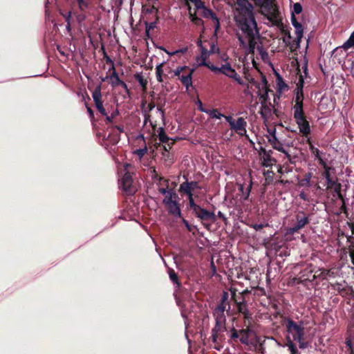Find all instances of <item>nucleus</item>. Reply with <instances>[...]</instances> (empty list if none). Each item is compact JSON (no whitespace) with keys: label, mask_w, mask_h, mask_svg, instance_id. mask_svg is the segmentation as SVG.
<instances>
[{"label":"nucleus","mask_w":354,"mask_h":354,"mask_svg":"<svg viewBox=\"0 0 354 354\" xmlns=\"http://www.w3.org/2000/svg\"><path fill=\"white\" fill-rule=\"evenodd\" d=\"M253 6L248 0H237L234 19L238 28L237 38L241 46L250 53L255 48V37L259 35Z\"/></svg>","instance_id":"nucleus-1"},{"label":"nucleus","mask_w":354,"mask_h":354,"mask_svg":"<svg viewBox=\"0 0 354 354\" xmlns=\"http://www.w3.org/2000/svg\"><path fill=\"white\" fill-rule=\"evenodd\" d=\"M285 326L286 330V341L299 342V347L301 349L306 348L308 343L304 341L306 331L304 322L302 321H294L288 317L285 319Z\"/></svg>","instance_id":"nucleus-2"},{"label":"nucleus","mask_w":354,"mask_h":354,"mask_svg":"<svg viewBox=\"0 0 354 354\" xmlns=\"http://www.w3.org/2000/svg\"><path fill=\"white\" fill-rule=\"evenodd\" d=\"M118 167L121 172H124L120 183V187L127 194H133L137 191V188L129 170V168L131 167V165L125 163L122 165H119Z\"/></svg>","instance_id":"nucleus-3"},{"label":"nucleus","mask_w":354,"mask_h":354,"mask_svg":"<svg viewBox=\"0 0 354 354\" xmlns=\"http://www.w3.org/2000/svg\"><path fill=\"white\" fill-rule=\"evenodd\" d=\"M162 203L168 212L174 218L181 217V211L179 205V197L175 192L167 198H164Z\"/></svg>","instance_id":"nucleus-4"},{"label":"nucleus","mask_w":354,"mask_h":354,"mask_svg":"<svg viewBox=\"0 0 354 354\" xmlns=\"http://www.w3.org/2000/svg\"><path fill=\"white\" fill-rule=\"evenodd\" d=\"M210 70L215 74H223L241 84L242 81L239 75L232 67L230 62L221 64V66H211Z\"/></svg>","instance_id":"nucleus-5"},{"label":"nucleus","mask_w":354,"mask_h":354,"mask_svg":"<svg viewBox=\"0 0 354 354\" xmlns=\"http://www.w3.org/2000/svg\"><path fill=\"white\" fill-rule=\"evenodd\" d=\"M227 122L230 125V128L241 136H245L249 139L247 135L246 127L247 122L243 118H239L236 121L232 116L225 117Z\"/></svg>","instance_id":"nucleus-6"},{"label":"nucleus","mask_w":354,"mask_h":354,"mask_svg":"<svg viewBox=\"0 0 354 354\" xmlns=\"http://www.w3.org/2000/svg\"><path fill=\"white\" fill-rule=\"evenodd\" d=\"M227 304L221 303L220 305L214 310V316L216 319L217 325L223 324L225 321V311L226 310Z\"/></svg>","instance_id":"nucleus-7"},{"label":"nucleus","mask_w":354,"mask_h":354,"mask_svg":"<svg viewBox=\"0 0 354 354\" xmlns=\"http://www.w3.org/2000/svg\"><path fill=\"white\" fill-rule=\"evenodd\" d=\"M258 88V96L261 104L267 103L268 100V88L267 87V82L263 80L261 83L257 86Z\"/></svg>","instance_id":"nucleus-8"},{"label":"nucleus","mask_w":354,"mask_h":354,"mask_svg":"<svg viewBox=\"0 0 354 354\" xmlns=\"http://www.w3.org/2000/svg\"><path fill=\"white\" fill-rule=\"evenodd\" d=\"M296 220V225L294 227L289 228L288 233L292 234L303 228L309 223L308 217L306 216L304 214H303L302 216H300L299 214L297 215Z\"/></svg>","instance_id":"nucleus-9"},{"label":"nucleus","mask_w":354,"mask_h":354,"mask_svg":"<svg viewBox=\"0 0 354 354\" xmlns=\"http://www.w3.org/2000/svg\"><path fill=\"white\" fill-rule=\"evenodd\" d=\"M295 121L299 129V132L303 136H307L310 133V127L306 118L296 119Z\"/></svg>","instance_id":"nucleus-10"},{"label":"nucleus","mask_w":354,"mask_h":354,"mask_svg":"<svg viewBox=\"0 0 354 354\" xmlns=\"http://www.w3.org/2000/svg\"><path fill=\"white\" fill-rule=\"evenodd\" d=\"M252 334V330L248 328L242 329L237 333L234 331L232 333L233 337L239 338L240 341L243 343L248 344L249 343L250 336Z\"/></svg>","instance_id":"nucleus-11"},{"label":"nucleus","mask_w":354,"mask_h":354,"mask_svg":"<svg viewBox=\"0 0 354 354\" xmlns=\"http://www.w3.org/2000/svg\"><path fill=\"white\" fill-rule=\"evenodd\" d=\"M194 213L196 216L199 218L202 221L208 220H212L214 221L215 220V215L213 212L205 210L201 207H200L199 209H197Z\"/></svg>","instance_id":"nucleus-12"},{"label":"nucleus","mask_w":354,"mask_h":354,"mask_svg":"<svg viewBox=\"0 0 354 354\" xmlns=\"http://www.w3.org/2000/svg\"><path fill=\"white\" fill-rule=\"evenodd\" d=\"M202 16L207 19H210L212 21V23L214 26L215 32H216L220 28V21L218 17L216 16V14L210 9H205L204 13Z\"/></svg>","instance_id":"nucleus-13"},{"label":"nucleus","mask_w":354,"mask_h":354,"mask_svg":"<svg viewBox=\"0 0 354 354\" xmlns=\"http://www.w3.org/2000/svg\"><path fill=\"white\" fill-rule=\"evenodd\" d=\"M194 69H189L182 74L178 78L187 89L192 84V74Z\"/></svg>","instance_id":"nucleus-14"},{"label":"nucleus","mask_w":354,"mask_h":354,"mask_svg":"<svg viewBox=\"0 0 354 354\" xmlns=\"http://www.w3.org/2000/svg\"><path fill=\"white\" fill-rule=\"evenodd\" d=\"M307 142L309 145V148L312 154L314 155L316 159L319 160V164L321 165H322L324 167H326V162L322 157V152H321L317 148L313 146L310 138H308Z\"/></svg>","instance_id":"nucleus-15"},{"label":"nucleus","mask_w":354,"mask_h":354,"mask_svg":"<svg viewBox=\"0 0 354 354\" xmlns=\"http://www.w3.org/2000/svg\"><path fill=\"white\" fill-rule=\"evenodd\" d=\"M262 154V164L265 167H270L275 163V160L271 157L270 154L263 148H261L260 155Z\"/></svg>","instance_id":"nucleus-16"},{"label":"nucleus","mask_w":354,"mask_h":354,"mask_svg":"<svg viewBox=\"0 0 354 354\" xmlns=\"http://www.w3.org/2000/svg\"><path fill=\"white\" fill-rule=\"evenodd\" d=\"M272 112V106L270 103L261 104L260 114L265 121H267L271 116Z\"/></svg>","instance_id":"nucleus-17"},{"label":"nucleus","mask_w":354,"mask_h":354,"mask_svg":"<svg viewBox=\"0 0 354 354\" xmlns=\"http://www.w3.org/2000/svg\"><path fill=\"white\" fill-rule=\"evenodd\" d=\"M303 84L304 81L301 78L299 79V82L297 84L295 103L303 104L304 95H303Z\"/></svg>","instance_id":"nucleus-18"},{"label":"nucleus","mask_w":354,"mask_h":354,"mask_svg":"<svg viewBox=\"0 0 354 354\" xmlns=\"http://www.w3.org/2000/svg\"><path fill=\"white\" fill-rule=\"evenodd\" d=\"M259 34L257 36H256V37H255V48H254V52H252V53H250V54H254V52H255V50H257V51H258V53H259V55H261V58H262L263 59H266V58L268 57V53H267V52L264 50V48H263V47L262 46H259V45H258V46H257V41H256V39H257V38L259 37ZM239 46H240V47H241L242 49H243V50H244V52H245V53L246 55H249V53L246 51V50H245V48H243L241 46V44H239Z\"/></svg>","instance_id":"nucleus-19"},{"label":"nucleus","mask_w":354,"mask_h":354,"mask_svg":"<svg viewBox=\"0 0 354 354\" xmlns=\"http://www.w3.org/2000/svg\"><path fill=\"white\" fill-rule=\"evenodd\" d=\"M295 120L305 118L303 109V104L295 103L292 107Z\"/></svg>","instance_id":"nucleus-20"},{"label":"nucleus","mask_w":354,"mask_h":354,"mask_svg":"<svg viewBox=\"0 0 354 354\" xmlns=\"http://www.w3.org/2000/svg\"><path fill=\"white\" fill-rule=\"evenodd\" d=\"M179 192L183 194H185L188 196H194V190L192 187L188 184V181H185L180 184Z\"/></svg>","instance_id":"nucleus-21"},{"label":"nucleus","mask_w":354,"mask_h":354,"mask_svg":"<svg viewBox=\"0 0 354 354\" xmlns=\"http://www.w3.org/2000/svg\"><path fill=\"white\" fill-rule=\"evenodd\" d=\"M268 132L269 133L268 140L272 147L280 142L279 139L276 136V129L274 128L268 129Z\"/></svg>","instance_id":"nucleus-22"},{"label":"nucleus","mask_w":354,"mask_h":354,"mask_svg":"<svg viewBox=\"0 0 354 354\" xmlns=\"http://www.w3.org/2000/svg\"><path fill=\"white\" fill-rule=\"evenodd\" d=\"M201 111L207 113L212 118L221 119L225 117L222 113H219L217 109H205L201 108Z\"/></svg>","instance_id":"nucleus-23"},{"label":"nucleus","mask_w":354,"mask_h":354,"mask_svg":"<svg viewBox=\"0 0 354 354\" xmlns=\"http://www.w3.org/2000/svg\"><path fill=\"white\" fill-rule=\"evenodd\" d=\"M110 79L113 86L122 85L123 87L127 88V84L120 79L115 71L110 76Z\"/></svg>","instance_id":"nucleus-24"},{"label":"nucleus","mask_w":354,"mask_h":354,"mask_svg":"<svg viewBox=\"0 0 354 354\" xmlns=\"http://www.w3.org/2000/svg\"><path fill=\"white\" fill-rule=\"evenodd\" d=\"M330 168L326 165V167H324V176L326 180L328 188L333 187L335 184V181L333 180L330 176Z\"/></svg>","instance_id":"nucleus-25"},{"label":"nucleus","mask_w":354,"mask_h":354,"mask_svg":"<svg viewBox=\"0 0 354 354\" xmlns=\"http://www.w3.org/2000/svg\"><path fill=\"white\" fill-rule=\"evenodd\" d=\"M272 147L274 149L284 153L286 156V157L288 159H290V156L289 155L288 151L286 150V145L283 142L280 141L279 142H278L275 145H274Z\"/></svg>","instance_id":"nucleus-26"},{"label":"nucleus","mask_w":354,"mask_h":354,"mask_svg":"<svg viewBox=\"0 0 354 354\" xmlns=\"http://www.w3.org/2000/svg\"><path fill=\"white\" fill-rule=\"evenodd\" d=\"M252 181H250L249 185L248 186V187L246 188L245 190H244V187H243V185H239V190L242 192V194H243L242 198L244 200L248 199L250 194L251 189H252Z\"/></svg>","instance_id":"nucleus-27"},{"label":"nucleus","mask_w":354,"mask_h":354,"mask_svg":"<svg viewBox=\"0 0 354 354\" xmlns=\"http://www.w3.org/2000/svg\"><path fill=\"white\" fill-rule=\"evenodd\" d=\"M93 101L95 104L102 102V94H101V88L100 86H97L93 93L92 95Z\"/></svg>","instance_id":"nucleus-28"},{"label":"nucleus","mask_w":354,"mask_h":354,"mask_svg":"<svg viewBox=\"0 0 354 354\" xmlns=\"http://www.w3.org/2000/svg\"><path fill=\"white\" fill-rule=\"evenodd\" d=\"M164 64H165V62H162V63L158 64L156 66V79H157L158 82H163V79H162V73H163L162 66H163Z\"/></svg>","instance_id":"nucleus-29"},{"label":"nucleus","mask_w":354,"mask_h":354,"mask_svg":"<svg viewBox=\"0 0 354 354\" xmlns=\"http://www.w3.org/2000/svg\"><path fill=\"white\" fill-rule=\"evenodd\" d=\"M196 62L198 66H205L210 69L211 66H214V64H212L210 62H207V59L201 57V56L196 58Z\"/></svg>","instance_id":"nucleus-30"},{"label":"nucleus","mask_w":354,"mask_h":354,"mask_svg":"<svg viewBox=\"0 0 354 354\" xmlns=\"http://www.w3.org/2000/svg\"><path fill=\"white\" fill-rule=\"evenodd\" d=\"M286 346L288 347L290 354H300L294 342L289 340L286 342Z\"/></svg>","instance_id":"nucleus-31"},{"label":"nucleus","mask_w":354,"mask_h":354,"mask_svg":"<svg viewBox=\"0 0 354 354\" xmlns=\"http://www.w3.org/2000/svg\"><path fill=\"white\" fill-rule=\"evenodd\" d=\"M277 84L278 90L280 92H282L288 88L287 84L283 82V79L279 75H278L277 78Z\"/></svg>","instance_id":"nucleus-32"},{"label":"nucleus","mask_w":354,"mask_h":354,"mask_svg":"<svg viewBox=\"0 0 354 354\" xmlns=\"http://www.w3.org/2000/svg\"><path fill=\"white\" fill-rule=\"evenodd\" d=\"M295 29V35L298 40H301L303 37L304 29L301 24L293 26Z\"/></svg>","instance_id":"nucleus-33"},{"label":"nucleus","mask_w":354,"mask_h":354,"mask_svg":"<svg viewBox=\"0 0 354 354\" xmlns=\"http://www.w3.org/2000/svg\"><path fill=\"white\" fill-rule=\"evenodd\" d=\"M300 43L301 40H298V39L295 37V39L288 44V46L291 51H295L300 47Z\"/></svg>","instance_id":"nucleus-34"},{"label":"nucleus","mask_w":354,"mask_h":354,"mask_svg":"<svg viewBox=\"0 0 354 354\" xmlns=\"http://www.w3.org/2000/svg\"><path fill=\"white\" fill-rule=\"evenodd\" d=\"M353 46L354 47V31L351 35L349 39L342 46L345 50H347Z\"/></svg>","instance_id":"nucleus-35"},{"label":"nucleus","mask_w":354,"mask_h":354,"mask_svg":"<svg viewBox=\"0 0 354 354\" xmlns=\"http://www.w3.org/2000/svg\"><path fill=\"white\" fill-rule=\"evenodd\" d=\"M135 77L136 80H138L140 86L142 87V89L145 91L147 88V81L145 79H144L143 76L140 74H136Z\"/></svg>","instance_id":"nucleus-36"},{"label":"nucleus","mask_w":354,"mask_h":354,"mask_svg":"<svg viewBox=\"0 0 354 354\" xmlns=\"http://www.w3.org/2000/svg\"><path fill=\"white\" fill-rule=\"evenodd\" d=\"M159 192L164 196V198H167L169 195H172L176 192L172 189H167L161 187L159 189Z\"/></svg>","instance_id":"nucleus-37"},{"label":"nucleus","mask_w":354,"mask_h":354,"mask_svg":"<svg viewBox=\"0 0 354 354\" xmlns=\"http://www.w3.org/2000/svg\"><path fill=\"white\" fill-rule=\"evenodd\" d=\"M118 114L119 112L118 109L113 111L110 115L107 113L106 115H104V117H106V122L111 123L113 122V119L115 118Z\"/></svg>","instance_id":"nucleus-38"},{"label":"nucleus","mask_w":354,"mask_h":354,"mask_svg":"<svg viewBox=\"0 0 354 354\" xmlns=\"http://www.w3.org/2000/svg\"><path fill=\"white\" fill-rule=\"evenodd\" d=\"M188 200L189 206L194 212H196L197 209H199L200 206L195 203L194 196H188Z\"/></svg>","instance_id":"nucleus-39"},{"label":"nucleus","mask_w":354,"mask_h":354,"mask_svg":"<svg viewBox=\"0 0 354 354\" xmlns=\"http://www.w3.org/2000/svg\"><path fill=\"white\" fill-rule=\"evenodd\" d=\"M158 138L160 141L162 142H166L169 140V138L165 134L162 128L160 129V131L158 133Z\"/></svg>","instance_id":"nucleus-40"},{"label":"nucleus","mask_w":354,"mask_h":354,"mask_svg":"<svg viewBox=\"0 0 354 354\" xmlns=\"http://www.w3.org/2000/svg\"><path fill=\"white\" fill-rule=\"evenodd\" d=\"M302 12V6L299 3H295L293 6V10L292 14L294 15L295 14L298 15Z\"/></svg>","instance_id":"nucleus-41"},{"label":"nucleus","mask_w":354,"mask_h":354,"mask_svg":"<svg viewBox=\"0 0 354 354\" xmlns=\"http://www.w3.org/2000/svg\"><path fill=\"white\" fill-rule=\"evenodd\" d=\"M189 19L193 23H194L196 25H201L203 24V21L201 19H199L197 16L193 15L191 12L189 13Z\"/></svg>","instance_id":"nucleus-42"},{"label":"nucleus","mask_w":354,"mask_h":354,"mask_svg":"<svg viewBox=\"0 0 354 354\" xmlns=\"http://www.w3.org/2000/svg\"><path fill=\"white\" fill-rule=\"evenodd\" d=\"M189 70V68H188L187 66H180V67H178L174 71V75L175 76H177V77H180L181 75V73L183 71H187Z\"/></svg>","instance_id":"nucleus-43"},{"label":"nucleus","mask_w":354,"mask_h":354,"mask_svg":"<svg viewBox=\"0 0 354 354\" xmlns=\"http://www.w3.org/2000/svg\"><path fill=\"white\" fill-rule=\"evenodd\" d=\"M311 177V173H308L307 174H306L304 178L301 181L302 185L310 186Z\"/></svg>","instance_id":"nucleus-44"},{"label":"nucleus","mask_w":354,"mask_h":354,"mask_svg":"<svg viewBox=\"0 0 354 354\" xmlns=\"http://www.w3.org/2000/svg\"><path fill=\"white\" fill-rule=\"evenodd\" d=\"M95 106L97 109V111L102 115H106V114L108 113L105 109L104 108L103 106V104L102 102H100V103H97V104H95Z\"/></svg>","instance_id":"nucleus-45"},{"label":"nucleus","mask_w":354,"mask_h":354,"mask_svg":"<svg viewBox=\"0 0 354 354\" xmlns=\"http://www.w3.org/2000/svg\"><path fill=\"white\" fill-rule=\"evenodd\" d=\"M95 106L97 109V111L102 115H106V114L108 113L105 109L104 108L103 106V104L102 102H100V103H97V104H95Z\"/></svg>","instance_id":"nucleus-46"},{"label":"nucleus","mask_w":354,"mask_h":354,"mask_svg":"<svg viewBox=\"0 0 354 354\" xmlns=\"http://www.w3.org/2000/svg\"><path fill=\"white\" fill-rule=\"evenodd\" d=\"M169 278L170 279L174 282V283H176L178 284V277L176 275V274L175 273L174 270H171V269H169Z\"/></svg>","instance_id":"nucleus-47"},{"label":"nucleus","mask_w":354,"mask_h":354,"mask_svg":"<svg viewBox=\"0 0 354 354\" xmlns=\"http://www.w3.org/2000/svg\"><path fill=\"white\" fill-rule=\"evenodd\" d=\"M219 59L224 63L229 62V56L225 53H218Z\"/></svg>","instance_id":"nucleus-48"},{"label":"nucleus","mask_w":354,"mask_h":354,"mask_svg":"<svg viewBox=\"0 0 354 354\" xmlns=\"http://www.w3.org/2000/svg\"><path fill=\"white\" fill-rule=\"evenodd\" d=\"M201 54L200 56L207 60L208 57L211 55L210 53L204 47L201 48Z\"/></svg>","instance_id":"nucleus-49"},{"label":"nucleus","mask_w":354,"mask_h":354,"mask_svg":"<svg viewBox=\"0 0 354 354\" xmlns=\"http://www.w3.org/2000/svg\"><path fill=\"white\" fill-rule=\"evenodd\" d=\"M147 148L145 147H144L143 149H138L135 151V153H136L140 159H141L144 155L147 153Z\"/></svg>","instance_id":"nucleus-50"},{"label":"nucleus","mask_w":354,"mask_h":354,"mask_svg":"<svg viewBox=\"0 0 354 354\" xmlns=\"http://www.w3.org/2000/svg\"><path fill=\"white\" fill-rule=\"evenodd\" d=\"M268 226H269L268 223L250 225V227H252L253 229H254L256 231H259V230H261L263 227H268Z\"/></svg>","instance_id":"nucleus-51"},{"label":"nucleus","mask_w":354,"mask_h":354,"mask_svg":"<svg viewBox=\"0 0 354 354\" xmlns=\"http://www.w3.org/2000/svg\"><path fill=\"white\" fill-rule=\"evenodd\" d=\"M208 51L210 53V54H215V53L218 54V53H219L220 50L214 44H211L210 49Z\"/></svg>","instance_id":"nucleus-52"},{"label":"nucleus","mask_w":354,"mask_h":354,"mask_svg":"<svg viewBox=\"0 0 354 354\" xmlns=\"http://www.w3.org/2000/svg\"><path fill=\"white\" fill-rule=\"evenodd\" d=\"M349 252H350V257L351 259V261H352L353 264L354 265V243L350 246Z\"/></svg>","instance_id":"nucleus-53"},{"label":"nucleus","mask_w":354,"mask_h":354,"mask_svg":"<svg viewBox=\"0 0 354 354\" xmlns=\"http://www.w3.org/2000/svg\"><path fill=\"white\" fill-rule=\"evenodd\" d=\"M187 50V48H180V49H178V50H176L175 51H172V53L171 54H176V55H183L184 53H185Z\"/></svg>","instance_id":"nucleus-54"},{"label":"nucleus","mask_w":354,"mask_h":354,"mask_svg":"<svg viewBox=\"0 0 354 354\" xmlns=\"http://www.w3.org/2000/svg\"><path fill=\"white\" fill-rule=\"evenodd\" d=\"M188 184L192 187V189H194V191L197 189H200L198 183L196 181L188 182Z\"/></svg>","instance_id":"nucleus-55"},{"label":"nucleus","mask_w":354,"mask_h":354,"mask_svg":"<svg viewBox=\"0 0 354 354\" xmlns=\"http://www.w3.org/2000/svg\"><path fill=\"white\" fill-rule=\"evenodd\" d=\"M114 6L120 7L122 6L123 0H111Z\"/></svg>","instance_id":"nucleus-56"},{"label":"nucleus","mask_w":354,"mask_h":354,"mask_svg":"<svg viewBox=\"0 0 354 354\" xmlns=\"http://www.w3.org/2000/svg\"><path fill=\"white\" fill-rule=\"evenodd\" d=\"M291 23L293 26L300 24L299 22L297 21L295 15H294L293 14H292L291 15Z\"/></svg>","instance_id":"nucleus-57"},{"label":"nucleus","mask_w":354,"mask_h":354,"mask_svg":"<svg viewBox=\"0 0 354 354\" xmlns=\"http://www.w3.org/2000/svg\"><path fill=\"white\" fill-rule=\"evenodd\" d=\"M228 299V293L227 292H224L222 295L221 303H226L227 299Z\"/></svg>","instance_id":"nucleus-58"},{"label":"nucleus","mask_w":354,"mask_h":354,"mask_svg":"<svg viewBox=\"0 0 354 354\" xmlns=\"http://www.w3.org/2000/svg\"><path fill=\"white\" fill-rule=\"evenodd\" d=\"M76 1L78 2L79 6L81 9H84L86 6V4L84 0H76Z\"/></svg>","instance_id":"nucleus-59"},{"label":"nucleus","mask_w":354,"mask_h":354,"mask_svg":"<svg viewBox=\"0 0 354 354\" xmlns=\"http://www.w3.org/2000/svg\"><path fill=\"white\" fill-rule=\"evenodd\" d=\"M299 197H300L301 199H303L304 201H308V197H307L306 194L304 192H301V193L299 194Z\"/></svg>","instance_id":"nucleus-60"},{"label":"nucleus","mask_w":354,"mask_h":354,"mask_svg":"<svg viewBox=\"0 0 354 354\" xmlns=\"http://www.w3.org/2000/svg\"><path fill=\"white\" fill-rule=\"evenodd\" d=\"M183 223L185 225V226L187 227V228L188 229V230H191V227L188 223V221L187 220H185V218H183Z\"/></svg>","instance_id":"nucleus-61"},{"label":"nucleus","mask_w":354,"mask_h":354,"mask_svg":"<svg viewBox=\"0 0 354 354\" xmlns=\"http://www.w3.org/2000/svg\"><path fill=\"white\" fill-rule=\"evenodd\" d=\"M283 41L286 44V46H288V44L292 41L291 39H290L288 37H283Z\"/></svg>","instance_id":"nucleus-62"},{"label":"nucleus","mask_w":354,"mask_h":354,"mask_svg":"<svg viewBox=\"0 0 354 354\" xmlns=\"http://www.w3.org/2000/svg\"><path fill=\"white\" fill-rule=\"evenodd\" d=\"M67 22H70L71 12H68L66 15H63Z\"/></svg>","instance_id":"nucleus-63"},{"label":"nucleus","mask_w":354,"mask_h":354,"mask_svg":"<svg viewBox=\"0 0 354 354\" xmlns=\"http://www.w3.org/2000/svg\"><path fill=\"white\" fill-rule=\"evenodd\" d=\"M114 128L118 129L120 132H123L124 128L122 126H115Z\"/></svg>","instance_id":"nucleus-64"}]
</instances>
